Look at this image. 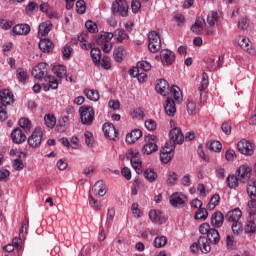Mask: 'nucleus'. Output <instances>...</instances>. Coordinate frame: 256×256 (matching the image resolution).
<instances>
[{"instance_id": "obj_43", "label": "nucleus", "mask_w": 256, "mask_h": 256, "mask_svg": "<svg viewBox=\"0 0 256 256\" xmlns=\"http://www.w3.org/2000/svg\"><path fill=\"white\" fill-rule=\"evenodd\" d=\"M16 77L20 81V83H25V81L29 79V74L27 73V70L23 68H18L16 71Z\"/></svg>"}, {"instance_id": "obj_5", "label": "nucleus", "mask_w": 256, "mask_h": 256, "mask_svg": "<svg viewBox=\"0 0 256 256\" xmlns=\"http://www.w3.org/2000/svg\"><path fill=\"white\" fill-rule=\"evenodd\" d=\"M127 159H130V163L136 173L141 175L143 170L141 169V155L139 154V151H137V149H130L127 153Z\"/></svg>"}, {"instance_id": "obj_42", "label": "nucleus", "mask_w": 256, "mask_h": 256, "mask_svg": "<svg viewBox=\"0 0 256 256\" xmlns=\"http://www.w3.org/2000/svg\"><path fill=\"white\" fill-rule=\"evenodd\" d=\"M84 94L86 95L87 99H89L90 101L96 102V101H99L100 99L99 92L96 90L85 89Z\"/></svg>"}, {"instance_id": "obj_45", "label": "nucleus", "mask_w": 256, "mask_h": 256, "mask_svg": "<svg viewBox=\"0 0 256 256\" xmlns=\"http://www.w3.org/2000/svg\"><path fill=\"white\" fill-rule=\"evenodd\" d=\"M237 27L238 29H240V31H247V29H249V18L247 17L240 18L238 20Z\"/></svg>"}, {"instance_id": "obj_55", "label": "nucleus", "mask_w": 256, "mask_h": 256, "mask_svg": "<svg viewBox=\"0 0 256 256\" xmlns=\"http://www.w3.org/2000/svg\"><path fill=\"white\" fill-rule=\"evenodd\" d=\"M173 151H175V144H173V142H167L162 148L161 153H168L173 155Z\"/></svg>"}, {"instance_id": "obj_30", "label": "nucleus", "mask_w": 256, "mask_h": 256, "mask_svg": "<svg viewBox=\"0 0 256 256\" xmlns=\"http://www.w3.org/2000/svg\"><path fill=\"white\" fill-rule=\"evenodd\" d=\"M38 47L43 51V53H51V51H53V42L49 39L40 38Z\"/></svg>"}, {"instance_id": "obj_21", "label": "nucleus", "mask_w": 256, "mask_h": 256, "mask_svg": "<svg viewBox=\"0 0 256 256\" xmlns=\"http://www.w3.org/2000/svg\"><path fill=\"white\" fill-rule=\"evenodd\" d=\"M162 65H172L175 61V53L171 50H161Z\"/></svg>"}, {"instance_id": "obj_17", "label": "nucleus", "mask_w": 256, "mask_h": 256, "mask_svg": "<svg viewBox=\"0 0 256 256\" xmlns=\"http://www.w3.org/2000/svg\"><path fill=\"white\" fill-rule=\"evenodd\" d=\"M102 130L104 131L105 137H107L108 139H112L114 141V139L117 137V130L112 123H105L102 126Z\"/></svg>"}, {"instance_id": "obj_48", "label": "nucleus", "mask_w": 256, "mask_h": 256, "mask_svg": "<svg viewBox=\"0 0 256 256\" xmlns=\"http://www.w3.org/2000/svg\"><path fill=\"white\" fill-rule=\"evenodd\" d=\"M89 199V205L90 207H92V209H94V211H101V201L99 200H95V198H93V196L89 195L88 197Z\"/></svg>"}, {"instance_id": "obj_57", "label": "nucleus", "mask_w": 256, "mask_h": 256, "mask_svg": "<svg viewBox=\"0 0 256 256\" xmlns=\"http://www.w3.org/2000/svg\"><path fill=\"white\" fill-rule=\"evenodd\" d=\"M86 10H87V7L85 6V1L78 0L76 2V11H77V13H79L80 15H83V13H85Z\"/></svg>"}, {"instance_id": "obj_63", "label": "nucleus", "mask_w": 256, "mask_h": 256, "mask_svg": "<svg viewBox=\"0 0 256 256\" xmlns=\"http://www.w3.org/2000/svg\"><path fill=\"white\" fill-rule=\"evenodd\" d=\"M8 117L7 106L0 105V122L3 123L4 121H7Z\"/></svg>"}, {"instance_id": "obj_3", "label": "nucleus", "mask_w": 256, "mask_h": 256, "mask_svg": "<svg viewBox=\"0 0 256 256\" xmlns=\"http://www.w3.org/2000/svg\"><path fill=\"white\" fill-rule=\"evenodd\" d=\"M82 125H93L95 119V110L91 106H82L79 109Z\"/></svg>"}, {"instance_id": "obj_62", "label": "nucleus", "mask_w": 256, "mask_h": 256, "mask_svg": "<svg viewBox=\"0 0 256 256\" xmlns=\"http://www.w3.org/2000/svg\"><path fill=\"white\" fill-rule=\"evenodd\" d=\"M85 27L89 33H95L97 31V24L91 20H87Z\"/></svg>"}, {"instance_id": "obj_64", "label": "nucleus", "mask_w": 256, "mask_h": 256, "mask_svg": "<svg viewBox=\"0 0 256 256\" xmlns=\"http://www.w3.org/2000/svg\"><path fill=\"white\" fill-rule=\"evenodd\" d=\"M137 68L143 71H151V64L147 61H141L137 63Z\"/></svg>"}, {"instance_id": "obj_37", "label": "nucleus", "mask_w": 256, "mask_h": 256, "mask_svg": "<svg viewBox=\"0 0 256 256\" xmlns=\"http://www.w3.org/2000/svg\"><path fill=\"white\" fill-rule=\"evenodd\" d=\"M170 93L178 103L183 101V93L181 92V88L178 86L173 85L170 89Z\"/></svg>"}, {"instance_id": "obj_35", "label": "nucleus", "mask_w": 256, "mask_h": 256, "mask_svg": "<svg viewBox=\"0 0 256 256\" xmlns=\"http://www.w3.org/2000/svg\"><path fill=\"white\" fill-rule=\"evenodd\" d=\"M90 55L92 57L93 63L96 65V67H99V65L101 64V49L92 48L90 51Z\"/></svg>"}, {"instance_id": "obj_15", "label": "nucleus", "mask_w": 256, "mask_h": 256, "mask_svg": "<svg viewBox=\"0 0 256 256\" xmlns=\"http://www.w3.org/2000/svg\"><path fill=\"white\" fill-rule=\"evenodd\" d=\"M219 22V14L215 11H212L207 16V23L209 25V29L207 30V35H214L215 30L213 27H215V24Z\"/></svg>"}, {"instance_id": "obj_31", "label": "nucleus", "mask_w": 256, "mask_h": 256, "mask_svg": "<svg viewBox=\"0 0 256 256\" xmlns=\"http://www.w3.org/2000/svg\"><path fill=\"white\" fill-rule=\"evenodd\" d=\"M53 73L61 81L67 77V67L64 65H56L52 68Z\"/></svg>"}, {"instance_id": "obj_47", "label": "nucleus", "mask_w": 256, "mask_h": 256, "mask_svg": "<svg viewBox=\"0 0 256 256\" xmlns=\"http://www.w3.org/2000/svg\"><path fill=\"white\" fill-rule=\"evenodd\" d=\"M220 199H221V197L219 196V194L213 195L210 199V202L207 205L208 209L210 211H213V209H215V207H217L219 205Z\"/></svg>"}, {"instance_id": "obj_29", "label": "nucleus", "mask_w": 256, "mask_h": 256, "mask_svg": "<svg viewBox=\"0 0 256 256\" xmlns=\"http://www.w3.org/2000/svg\"><path fill=\"white\" fill-rule=\"evenodd\" d=\"M198 245L202 253H209L211 251V242L205 236L199 237Z\"/></svg>"}, {"instance_id": "obj_10", "label": "nucleus", "mask_w": 256, "mask_h": 256, "mask_svg": "<svg viewBox=\"0 0 256 256\" xmlns=\"http://www.w3.org/2000/svg\"><path fill=\"white\" fill-rule=\"evenodd\" d=\"M236 41L239 47H241V49H243L244 51L248 52L249 55H256V50L253 47V43H251V40H249L247 36H238L236 38Z\"/></svg>"}, {"instance_id": "obj_51", "label": "nucleus", "mask_w": 256, "mask_h": 256, "mask_svg": "<svg viewBox=\"0 0 256 256\" xmlns=\"http://www.w3.org/2000/svg\"><path fill=\"white\" fill-rule=\"evenodd\" d=\"M84 137H85V144L87 145V147H93L95 143V138L93 137V133L90 131H86L84 133Z\"/></svg>"}, {"instance_id": "obj_38", "label": "nucleus", "mask_w": 256, "mask_h": 256, "mask_svg": "<svg viewBox=\"0 0 256 256\" xmlns=\"http://www.w3.org/2000/svg\"><path fill=\"white\" fill-rule=\"evenodd\" d=\"M144 177L149 181V183H155L157 181V172L155 170L148 168L144 171Z\"/></svg>"}, {"instance_id": "obj_9", "label": "nucleus", "mask_w": 256, "mask_h": 256, "mask_svg": "<svg viewBox=\"0 0 256 256\" xmlns=\"http://www.w3.org/2000/svg\"><path fill=\"white\" fill-rule=\"evenodd\" d=\"M146 144L143 146L142 151L146 155H151V153H155V151L159 150V146H157V137L148 135L145 137Z\"/></svg>"}, {"instance_id": "obj_22", "label": "nucleus", "mask_w": 256, "mask_h": 256, "mask_svg": "<svg viewBox=\"0 0 256 256\" xmlns=\"http://www.w3.org/2000/svg\"><path fill=\"white\" fill-rule=\"evenodd\" d=\"M224 221H225V216L221 213V211H217L211 216L212 227H215V228L223 227Z\"/></svg>"}, {"instance_id": "obj_11", "label": "nucleus", "mask_w": 256, "mask_h": 256, "mask_svg": "<svg viewBox=\"0 0 256 256\" xmlns=\"http://www.w3.org/2000/svg\"><path fill=\"white\" fill-rule=\"evenodd\" d=\"M170 205L172 207L183 208L187 205V196L181 192H175L170 196Z\"/></svg>"}, {"instance_id": "obj_8", "label": "nucleus", "mask_w": 256, "mask_h": 256, "mask_svg": "<svg viewBox=\"0 0 256 256\" xmlns=\"http://www.w3.org/2000/svg\"><path fill=\"white\" fill-rule=\"evenodd\" d=\"M43 141V130L41 128L34 129L31 136L28 138V145L32 147V149H37V147H41V143Z\"/></svg>"}, {"instance_id": "obj_40", "label": "nucleus", "mask_w": 256, "mask_h": 256, "mask_svg": "<svg viewBox=\"0 0 256 256\" xmlns=\"http://www.w3.org/2000/svg\"><path fill=\"white\" fill-rule=\"evenodd\" d=\"M206 147L210 151H214V153H220L221 149H223V145L219 141L208 142Z\"/></svg>"}, {"instance_id": "obj_6", "label": "nucleus", "mask_w": 256, "mask_h": 256, "mask_svg": "<svg viewBox=\"0 0 256 256\" xmlns=\"http://www.w3.org/2000/svg\"><path fill=\"white\" fill-rule=\"evenodd\" d=\"M148 49L151 53H157L161 49V36L156 31L148 34Z\"/></svg>"}, {"instance_id": "obj_27", "label": "nucleus", "mask_w": 256, "mask_h": 256, "mask_svg": "<svg viewBox=\"0 0 256 256\" xmlns=\"http://www.w3.org/2000/svg\"><path fill=\"white\" fill-rule=\"evenodd\" d=\"M205 29V19L199 17L195 20L194 25L191 27L192 33L195 35H201Z\"/></svg>"}, {"instance_id": "obj_44", "label": "nucleus", "mask_w": 256, "mask_h": 256, "mask_svg": "<svg viewBox=\"0 0 256 256\" xmlns=\"http://www.w3.org/2000/svg\"><path fill=\"white\" fill-rule=\"evenodd\" d=\"M253 219H255V215H250V220L247 222L244 228L245 233H255L256 225Z\"/></svg>"}, {"instance_id": "obj_33", "label": "nucleus", "mask_w": 256, "mask_h": 256, "mask_svg": "<svg viewBox=\"0 0 256 256\" xmlns=\"http://www.w3.org/2000/svg\"><path fill=\"white\" fill-rule=\"evenodd\" d=\"M93 189L96 195H98L99 197H105V195L107 194L105 183L101 180L95 183Z\"/></svg>"}, {"instance_id": "obj_39", "label": "nucleus", "mask_w": 256, "mask_h": 256, "mask_svg": "<svg viewBox=\"0 0 256 256\" xmlns=\"http://www.w3.org/2000/svg\"><path fill=\"white\" fill-rule=\"evenodd\" d=\"M44 123L48 129H53L57 125V118L53 114H48L44 117Z\"/></svg>"}, {"instance_id": "obj_46", "label": "nucleus", "mask_w": 256, "mask_h": 256, "mask_svg": "<svg viewBox=\"0 0 256 256\" xmlns=\"http://www.w3.org/2000/svg\"><path fill=\"white\" fill-rule=\"evenodd\" d=\"M167 245V237L158 236L154 239V247L156 249H161V247H165Z\"/></svg>"}, {"instance_id": "obj_36", "label": "nucleus", "mask_w": 256, "mask_h": 256, "mask_svg": "<svg viewBox=\"0 0 256 256\" xmlns=\"http://www.w3.org/2000/svg\"><path fill=\"white\" fill-rule=\"evenodd\" d=\"M125 48L124 47H118L114 50L113 57L117 63H121L123 59H125Z\"/></svg>"}, {"instance_id": "obj_23", "label": "nucleus", "mask_w": 256, "mask_h": 256, "mask_svg": "<svg viewBox=\"0 0 256 256\" xmlns=\"http://www.w3.org/2000/svg\"><path fill=\"white\" fill-rule=\"evenodd\" d=\"M0 105H4L7 107V105H11V103H14L13 94L9 90H2L0 92Z\"/></svg>"}, {"instance_id": "obj_34", "label": "nucleus", "mask_w": 256, "mask_h": 256, "mask_svg": "<svg viewBox=\"0 0 256 256\" xmlns=\"http://www.w3.org/2000/svg\"><path fill=\"white\" fill-rule=\"evenodd\" d=\"M114 37L118 43H123L129 39V34H127L125 30L118 28L114 31Z\"/></svg>"}, {"instance_id": "obj_24", "label": "nucleus", "mask_w": 256, "mask_h": 256, "mask_svg": "<svg viewBox=\"0 0 256 256\" xmlns=\"http://www.w3.org/2000/svg\"><path fill=\"white\" fill-rule=\"evenodd\" d=\"M142 136L143 132L140 129H134L126 135V143L131 145L136 141H139V139H141Z\"/></svg>"}, {"instance_id": "obj_52", "label": "nucleus", "mask_w": 256, "mask_h": 256, "mask_svg": "<svg viewBox=\"0 0 256 256\" xmlns=\"http://www.w3.org/2000/svg\"><path fill=\"white\" fill-rule=\"evenodd\" d=\"M207 217H209V212H207V209L199 208L194 216V219H207Z\"/></svg>"}, {"instance_id": "obj_19", "label": "nucleus", "mask_w": 256, "mask_h": 256, "mask_svg": "<svg viewBox=\"0 0 256 256\" xmlns=\"http://www.w3.org/2000/svg\"><path fill=\"white\" fill-rule=\"evenodd\" d=\"M242 216L243 212H241V209L235 208L226 214V221H229L230 223H237L241 220Z\"/></svg>"}, {"instance_id": "obj_25", "label": "nucleus", "mask_w": 256, "mask_h": 256, "mask_svg": "<svg viewBox=\"0 0 256 256\" xmlns=\"http://www.w3.org/2000/svg\"><path fill=\"white\" fill-rule=\"evenodd\" d=\"M30 32L31 26L29 24H17L12 29L14 35H29Z\"/></svg>"}, {"instance_id": "obj_4", "label": "nucleus", "mask_w": 256, "mask_h": 256, "mask_svg": "<svg viewBox=\"0 0 256 256\" xmlns=\"http://www.w3.org/2000/svg\"><path fill=\"white\" fill-rule=\"evenodd\" d=\"M111 11L114 15H121V17H127L129 15V3L127 0H115L112 3Z\"/></svg>"}, {"instance_id": "obj_28", "label": "nucleus", "mask_w": 256, "mask_h": 256, "mask_svg": "<svg viewBox=\"0 0 256 256\" xmlns=\"http://www.w3.org/2000/svg\"><path fill=\"white\" fill-rule=\"evenodd\" d=\"M11 139L13 143L19 144L23 143L25 139H27V136L25 135V133H23L21 129L16 128L11 133Z\"/></svg>"}, {"instance_id": "obj_56", "label": "nucleus", "mask_w": 256, "mask_h": 256, "mask_svg": "<svg viewBox=\"0 0 256 256\" xmlns=\"http://www.w3.org/2000/svg\"><path fill=\"white\" fill-rule=\"evenodd\" d=\"M99 67L102 69H111V58L104 56L102 59L100 58Z\"/></svg>"}, {"instance_id": "obj_2", "label": "nucleus", "mask_w": 256, "mask_h": 256, "mask_svg": "<svg viewBox=\"0 0 256 256\" xmlns=\"http://www.w3.org/2000/svg\"><path fill=\"white\" fill-rule=\"evenodd\" d=\"M250 201L248 202V213L253 216L256 214V180H250L246 188Z\"/></svg>"}, {"instance_id": "obj_16", "label": "nucleus", "mask_w": 256, "mask_h": 256, "mask_svg": "<svg viewBox=\"0 0 256 256\" xmlns=\"http://www.w3.org/2000/svg\"><path fill=\"white\" fill-rule=\"evenodd\" d=\"M149 219L152 223H157L158 225H163L165 223V214L160 210H150Z\"/></svg>"}, {"instance_id": "obj_59", "label": "nucleus", "mask_w": 256, "mask_h": 256, "mask_svg": "<svg viewBox=\"0 0 256 256\" xmlns=\"http://www.w3.org/2000/svg\"><path fill=\"white\" fill-rule=\"evenodd\" d=\"M212 229L213 228H211V225H209V223H203L199 227V231H200L201 235H209V233Z\"/></svg>"}, {"instance_id": "obj_12", "label": "nucleus", "mask_w": 256, "mask_h": 256, "mask_svg": "<svg viewBox=\"0 0 256 256\" xmlns=\"http://www.w3.org/2000/svg\"><path fill=\"white\" fill-rule=\"evenodd\" d=\"M207 87H209V76H207V73L203 72L201 84L198 88L201 103L207 101Z\"/></svg>"}, {"instance_id": "obj_54", "label": "nucleus", "mask_w": 256, "mask_h": 256, "mask_svg": "<svg viewBox=\"0 0 256 256\" xmlns=\"http://www.w3.org/2000/svg\"><path fill=\"white\" fill-rule=\"evenodd\" d=\"M179 179V176H177V173L175 172H170L168 174V178H167V184L170 186V187H173V185H175L177 183Z\"/></svg>"}, {"instance_id": "obj_20", "label": "nucleus", "mask_w": 256, "mask_h": 256, "mask_svg": "<svg viewBox=\"0 0 256 256\" xmlns=\"http://www.w3.org/2000/svg\"><path fill=\"white\" fill-rule=\"evenodd\" d=\"M164 111L168 117H173L177 113V107L175 106V101L171 98H167L164 103Z\"/></svg>"}, {"instance_id": "obj_49", "label": "nucleus", "mask_w": 256, "mask_h": 256, "mask_svg": "<svg viewBox=\"0 0 256 256\" xmlns=\"http://www.w3.org/2000/svg\"><path fill=\"white\" fill-rule=\"evenodd\" d=\"M12 167L14 171H23L25 169V163H23V160L16 158L12 161Z\"/></svg>"}, {"instance_id": "obj_53", "label": "nucleus", "mask_w": 256, "mask_h": 256, "mask_svg": "<svg viewBox=\"0 0 256 256\" xmlns=\"http://www.w3.org/2000/svg\"><path fill=\"white\" fill-rule=\"evenodd\" d=\"M78 41L80 42V47L82 49H91V43L87 44V35L86 34H82V35L78 36Z\"/></svg>"}, {"instance_id": "obj_26", "label": "nucleus", "mask_w": 256, "mask_h": 256, "mask_svg": "<svg viewBox=\"0 0 256 256\" xmlns=\"http://www.w3.org/2000/svg\"><path fill=\"white\" fill-rule=\"evenodd\" d=\"M156 91L159 93V95L165 97V95L169 93V82H167L165 79L158 80L156 84Z\"/></svg>"}, {"instance_id": "obj_58", "label": "nucleus", "mask_w": 256, "mask_h": 256, "mask_svg": "<svg viewBox=\"0 0 256 256\" xmlns=\"http://www.w3.org/2000/svg\"><path fill=\"white\" fill-rule=\"evenodd\" d=\"M0 27L1 29H4L5 31H7L11 29V27H13V21L0 18Z\"/></svg>"}, {"instance_id": "obj_14", "label": "nucleus", "mask_w": 256, "mask_h": 256, "mask_svg": "<svg viewBox=\"0 0 256 256\" xmlns=\"http://www.w3.org/2000/svg\"><path fill=\"white\" fill-rule=\"evenodd\" d=\"M252 172L253 170L248 165H242L236 171L238 179L239 181H241V183H245V181H248L251 178Z\"/></svg>"}, {"instance_id": "obj_41", "label": "nucleus", "mask_w": 256, "mask_h": 256, "mask_svg": "<svg viewBox=\"0 0 256 256\" xmlns=\"http://www.w3.org/2000/svg\"><path fill=\"white\" fill-rule=\"evenodd\" d=\"M226 183L229 189H236V187H239V178L235 175H229L226 179Z\"/></svg>"}, {"instance_id": "obj_32", "label": "nucleus", "mask_w": 256, "mask_h": 256, "mask_svg": "<svg viewBox=\"0 0 256 256\" xmlns=\"http://www.w3.org/2000/svg\"><path fill=\"white\" fill-rule=\"evenodd\" d=\"M206 239L209 240L212 245H217L219 241H221V236L219 235V231H217V229L212 228Z\"/></svg>"}, {"instance_id": "obj_50", "label": "nucleus", "mask_w": 256, "mask_h": 256, "mask_svg": "<svg viewBox=\"0 0 256 256\" xmlns=\"http://www.w3.org/2000/svg\"><path fill=\"white\" fill-rule=\"evenodd\" d=\"M19 126L21 129H24V131L27 133L28 131H31V121L27 118H21L19 120Z\"/></svg>"}, {"instance_id": "obj_18", "label": "nucleus", "mask_w": 256, "mask_h": 256, "mask_svg": "<svg viewBox=\"0 0 256 256\" xmlns=\"http://www.w3.org/2000/svg\"><path fill=\"white\" fill-rule=\"evenodd\" d=\"M53 28V23L51 21L42 22L38 27V37L41 39L42 37H45L49 35V32Z\"/></svg>"}, {"instance_id": "obj_1", "label": "nucleus", "mask_w": 256, "mask_h": 256, "mask_svg": "<svg viewBox=\"0 0 256 256\" xmlns=\"http://www.w3.org/2000/svg\"><path fill=\"white\" fill-rule=\"evenodd\" d=\"M32 77L36 81H45L48 84L44 85V90L49 91V89H58L59 81L54 79L53 76L49 75V69L47 68V63L40 62L32 70Z\"/></svg>"}, {"instance_id": "obj_61", "label": "nucleus", "mask_w": 256, "mask_h": 256, "mask_svg": "<svg viewBox=\"0 0 256 256\" xmlns=\"http://www.w3.org/2000/svg\"><path fill=\"white\" fill-rule=\"evenodd\" d=\"M187 111L189 115H195V113L197 112V105L195 104V102H193V100L188 101Z\"/></svg>"}, {"instance_id": "obj_60", "label": "nucleus", "mask_w": 256, "mask_h": 256, "mask_svg": "<svg viewBox=\"0 0 256 256\" xmlns=\"http://www.w3.org/2000/svg\"><path fill=\"white\" fill-rule=\"evenodd\" d=\"M107 43H111V42H110V41H107V38L104 37L103 34L98 35L97 37L94 38V44H95V45L101 46V45H105V44H107Z\"/></svg>"}, {"instance_id": "obj_13", "label": "nucleus", "mask_w": 256, "mask_h": 256, "mask_svg": "<svg viewBox=\"0 0 256 256\" xmlns=\"http://www.w3.org/2000/svg\"><path fill=\"white\" fill-rule=\"evenodd\" d=\"M170 139L173 145H181V143L185 141V136L183 132H181V128L174 126L173 129L170 130Z\"/></svg>"}, {"instance_id": "obj_7", "label": "nucleus", "mask_w": 256, "mask_h": 256, "mask_svg": "<svg viewBox=\"0 0 256 256\" xmlns=\"http://www.w3.org/2000/svg\"><path fill=\"white\" fill-rule=\"evenodd\" d=\"M237 149L241 155H246V157H251L255 154V146L246 139H242L238 142Z\"/></svg>"}]
</instances>
